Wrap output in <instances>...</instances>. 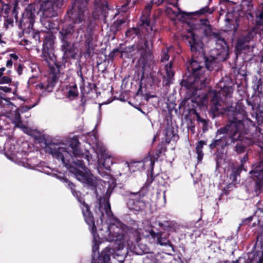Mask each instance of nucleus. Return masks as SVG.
Segmentation results:
<instances>
[{
	"instance_id": "1",
	"label": "nucleus",
	"mask_w": 263,
	"mask_h": 263,
	"mask_svg": "<svg viewBox=\"0 0 263 263\" xmlns=\"http://www.w3.org/2000/svg\"><path fill=\"white\" fill-rule=\"evenodd\" d=\"M208 96L211 97L210 112L213 117L218 116L224 113L227 115L229 123L217 130V135H223L218 139H214L209 145L211 149L217 148L223 149L226 147L235 142L242 141L243 135L249 133L251 127H255V124L248 117L245 107L241 104L235 106H230L221 109L222 98L220 93L215 90H210Z\"/></svg>"
},
{
	"instance_id": "2",
	"label": "nucleus",
	"mask_w": 263,
	"mask_h": 263,
	"mask_svg": "<svg viewBox=\"0 0 263 263\" xmlns=\"http://www.w3.org/2000/svg\"><path fill=\"white\" fill-rule=\"evenodd\" d=\"M201 53L204 60V64L199 62L194 59L186 64L187 71L180 83V85L186 89L197 91L205 87L208 83V70H213L216 65V57L205 56V50H202Z\"/></svg>"
},
{
	"instance_id": "3",
	"label": "nucleus",
	"mask_w": 263,
	"mask_h": 263,
	"mask_svg": "<svg viewBox=\"0 0 263 263\" xmlns=\"http://www.w3.org/2000/svg\"><path fill=\"white\" fill-rule=\"evenodd\" d=\"M53 50H42L41 55L42 60L45 61L49 68V76L47 80V84L41 83L37 85L40 89H45L48 92L52 91L59 79L61 64L57 61V57L52 52Z\"/></svg>"
},
{
	"instance_id": "4",
	"label": "nucleus",
	"mask_w": 263,
	"mask_h": 263,
	"mask_svg": "<svg viewBox=\"0 0 263 263\" xmlns=\"http://www.w3.org/2000/svg\"><path fill=\"white\" fill-rule=\"evenodd\" d=\"M52 155L58 160H61L63 164L69 170V172L73 174L76 178L80 181L83 182L89 176V174L80 170V167L75 164L72 165L71 161L68 158H71V154L67 151L65 147H59L56 145H51L50 147ZM80 168H81L80 167Z\"/></svg>"
},
{
	"instance_id": "5",
	"label": "nucleus",
	"mask_w": 263,
	"mask_h": 263,
	"mask_svg": "<svg viewBox=\"0 0 263 263\" xmlns=\"http://www.w3.org/2000/svg\"><path fill=\"white\" fill-rule=\"evenodd\" d=\"M63 180L66 183V186L70 190L73 196L76 198L80 203V208L81 210L84 219L89 226L91 233L94 235L97 232V227L95 225V217L90 211V206L85 202L84 198L81 196V193L76 190V185L73 183L65 178L63 179Z\"/></svg>"
},
{
	"instance_id": "6",
	"label": "nucleus",
	"mask_w": 263,
	"mask_h": 263,
	"mask_svg": "<svg viewBox=\"0 0 263 263\" xmlns=\"http://www.w3.org/2000/svg\"><path fill=\"white\" fill-rule=\"evenodd\" d=\"M80 142L77 137H73L70 143V146L72 149L73 156H71V158H68L72 164L81 168L84 171H86V165L90 164L91 156L88 152L85 153H82L79 149Z\"/></svg>"
},
{
	"instance_id": "7",
	"label": "nucleus",
	"mask_w": 263,
	"mask_h": 263,
	"mask_svg": "<svg viewBox=\"0 0 263 263\" xmlns=\"http://www.w3.org/2000/svg\"><path fill=\"white\" fill-rule=\"evenodd\" d=\"M166 150V144L164 142H161L157 146L155 152H153L152 153H149L148 157L144 159V163L148 161L150 162L151 174L150 176H148V181L150 183L160 177L159 174L154 175V167L155 162L158 161L159 158L165 154Z\"/></svg>"
},
{
	"instance_id": "8",
	"label": "nucleus",
	"mask_w": 263,
	"mask_h": 263,
	"mask_svg": "<svg viewBox=\"0 0 263 263\" xmlns=\"http://www.w3.org/2000/svg\"><path fill=\"white\" fill-rule=\"evenodd\" d=\"M124 224L121 222L110 224L108 227L109 235L107 238L108 241H114L119 245V249L123 247L124 242V234L123 228Z\"/></svg>"
},
{
	"instance_id": "9",
	"label": "nucleus",
	"mask_w": 263,
	"mask_h": 263,
	"mask_svg": "<svg viewBox=\"0 0 263 263\" xmlns=\"http://www.w3.org/2000/svg\"><path fill=\"white\" fill-rule=\"evenodd\" d=\"M128 199L127 201V205L130 210L140 212L145 210L146 208L148 201L144 199H142L137 196V194L130 192L128 194Z\"/></svg>"
},
{
	"instance_id": "10",
	"label": "nucleus",
	"mask_w": 263,
	"mask_h": 263,
	"mask_svg": "<svg viewBox=\"0 0 263 263\" xmlns=\"http://www.w3.org/2000/svg\"><path fill=\"white\" fill-rule=\"evenodd\" d=\"M110 196V194L107 192L102 197L100 198L98 205L95 206L96 213H98L97 211V209L98 208L99 212V215L101 220H102V218L104 217V213L103 212L102 208L103 205H104V209L107 216L110 217L113 216V213L111 210V205L109 202Z\"/></svg>"
},
{
	"instance_id": "11",
	"label": "nucleus",
	"mask_w": 263,
	"mask_h": 263,
	"mask_svg": "<svg viewBox=\"0 0 263 263\" xmlns=\"http://www.w3.org/2000/svg\"><path fill=\"white\" fill-rule=\"evenodd\" d=\"M148 234L146 237H151L154 239H156L157 244L162 246L170 247L175 251L174 246L171 242L168 234L163 232H155L153 230L151 229L148 232Z\"/></svg>"
},
{
	"instance_id": "12",
	"label": "nucleus",
	"mask_w": 263,
	"mask_h": 263,
	"mask_svg": "<svg viewBox=\"0 0 263 263\" xmlns=\"http://www.w3.org/2000/svg\"><path fill=\"white\" fill-rule=\"evenodd\" d=\"M139 62L142 65V72L140 78L141 80L142 81L145 77L146 69L147 68H151L154 63V57L152 50H142L139 59Z\"/></svg>"
},
{
	"instance_id": "13",
	"label": "nucleus",
	"mask_w": 263,
	"mask_h": 263,
	"mask_svg": "<svg viewBox=\"0 0 263 263\" xmlns=\"http://www.w3.org/2000/svg\"><path fill=\"white\" fill-rule=\"evenodd\" d=\"M52 0H44L41 4L40 12L44 17H51L57 15Z\"/></svg>"
},
{
	"instance_id": "14",
	"label": "nucleus",
	"mask_w": 263,
	"mask_h": 263,
	"mask_svg": "<svg viewBox=\"0 0 263 263\" xmlns=\"http://www.w3.org/2000/svg\"><path fill=\"white\" fill-rule=\"evenodd\" d=\"M86 0H76L74 5L77 8L76 22L80 23L85 20L88 13L86 10Z\"/></svg>"
},
{
	"instance_id": "15",
	"label": "nucleus",
	"mask_w": 263,
	"mask_h": 263,
	"mask_svg": "<svg viewBox=\"0 0 263 263\" xmlns=\"http://www.w3.org/2000/svg\"><path fill=\"white\" fill-rule=\"evenodd\" d=\"M199 26V29L203 32L205 36L213 38L219 37V33L213 31L212 26L210 25L208 20H201Z\"/></svg>"
},
{
	"instance_id": "16",
	"label": "nucleus",
	"mask_w": 263,
	"mask_h": 263,
	"mask_svg": "<svg viewBox=\"0 0 263 263\" xmlns=\"http://www.w3.org/2000/svg\"><path fill=\"white\" fill-rule=\"evenodd\" d=\"M107 51L102 50L98 53L96 61L98 65L106 63L107 62L108 63L110 60L112 61L114 57L117 55V52L120 50H111L108 54H107Z\"/></svg>"
},
{
	"instance_id": "17",
	"label": "nucleus",
	"mask_w": 263,
	"mask_h": 263,
	"mask_svg": "<svg viewBox=\"0 0 263 263\" xmlns=\"http://www.w3.org/2000/svg\"><path fill=\"white\" fill-rule=\"evenodd\" d=\"M247 102L248 105L251 106L252 109L253 110H254L256 108V111L252 113L251 116L255 118V121L257 123V126L256 127V129L259 132L260 125L263 124V111H259V112H257L259 106L258 105L256 106L255 103L251 102L249 100H247Z\"/></svg>"
},
{
	"instance_id": "18",
	"label": "nucleus",
	"mask_w": 263,
	"mask_h": 263,
	"mask_svg": "<svg viewBox=\"0 0 263 263\" xmlns=\"http://www.w3.org/2000/svg\"><path fill=\"white\" fill-rule=\"evenodd\" d=\"M114 250L106 247L99 253L97 263H108L110 259V255L114 253Z\"/></svg>"
},
{
	"instance_id": "19",
	"label": "nucleus",
	"mask_w": 263,
	"mask_h": 263,
	"mask_svg": "<svg viewBox=\"0 0 263 263\" xmlns=\"http://www.w3.org/2000/svg\"><path fill=\"white\" fill-rule=\"evenodd\" d=\"M66 89L67 90L66 97L69 100H73L78 97L79 91L76 83H73L72 84H69L66 85Z\"/></svg>"
},
{
	"instance_id": "20",
	"label": "nucleus",
	"mask_w": 263,
	"mask_h": 263,
	"mask_svg": "<svg viewBox=\"0 0 263 263\" xmlns=\"http://www.w3.org/2000/svg\"><path fill=\"white\" fill-rule=\"evenodd\" d=\"M164 134L165 142L167 144L170 143L171 140L176 141L179 138L178 135L175 134L174 128L172 126H168L165 128Z\"/></svg>"
},
{
	"instance_id": "21",
	"label": "nucleus",
	"mask_w": 263,
	"mask_h": 263,
	"mask_svg": "<svg viewBox=\"0 0 263 263\" xmlns=\"http://www.w3.org/2000/svg\"><path fill=\"white\" fill-rule=\"evenodd\" d=\"M251 47H253L251 45L249 36L241 37L238 39L236 49H249Z\"/></svg>"
},
{
	"instance_id": "22",
	"label": "nucleus",
	"mask_w": 263,
	"mask_h": 263,
	"mask_svg": "<svg viewBox=\"0 0 263 263\" xmlns=\"http://www.w3.org/2000/svg\"><path fill=\"white\" fill-rule=\"evenodd\" d=\"M126 36L129 39L134 40L135 41L140 40L141 34L140 33L139 29L137 28H132L129 29L126 32Z\"/></svg>"
},
{
	"instance_id": "23",
	"label": "nucleus",
	"mask_w": 263,
	"mask_h": 263,
	"mask_svg": "<svg viewBox=\"0 0 263 263\" xmlns=\"http://www.w3.org/2000/svg\"><path fill=\"white\" fill-rule=\"evenodd\" d=\"M14 106L16 107V108L14 110V116L12 118V123L14 124L15 127L21 128L23 127V124L20 115V109H18V107H16L15 105Z\"/></svg>"
},
{
	"instance_id": "24",
	"label": "nucleus",
	"mask_w": 263,
	"mask_h": 263,
	"mask_svg": "<svg viewBox=\"0 0 263 263\" xmlns=\"http://www.w3.org/2000/svg\"><path fill=\"white\" fill-rule=\"evenodd\" d=\"M206 144V142L203 140H200L198 141L196 144V153L197 154V159L198 162L201 161L203 157V153L202 151V148L204 145Z\"/></svg>"
},
{
	"instance_id": "25",
	"label": "nucleus",
	"mask_w": 263,
	"mask_h": 263,
	"mask_svg": "<svg viewBox=\"0 0 263 263\" xmlns=\"http://www.w3.org/2000/svg\"><path fill=\"white\" fill-rule=\"evenodd\" d=\"M132 236H130V239L127 241V243L129 246L130 242L131 246H135L136 244H138L141 240L140 233L137 230H135L132 233Z\"/></svg>"
},
{
	"instance_id": "26",
	"label": "nucleus",
	"mask_w": 263,
	"mask_h": 263,
	"mask_svg": "<svg viewBox=\"0 0 263 263\" xmlns=\"http://www.w3.org/2000/svg\"><path fill=\"white\" fill-rule=\"evenodd\" d=\"M132 48H136L138 49H146L153 48L152 43L151 41H143L140 39L137 45H133Z\"/></svg>"
},
{
	"instance_id": "27",
	"label": "nucleus",
	"mask_w": 263,
	"mask_h": 263,
	"mask_svg": "<svg viewBox=\"0 0 263 263\" xmlns=\"http://www.w3.org/2000/svg\"><path fill=\"white\" fill-rule=\"evenodd\" d=\"M166 78L165 76L163 77V84L164 85H169L172 83L175 74V71L173 69H165Z\"/></svg>"
},
{
	"instance_id": "28",
	"label": "nucleus",
	"mask_w": 263,
	"mask_h": 263,
	"mask_svg": "<svg viewBox=\"0 0 263 263\" xmlns=\"http://www.w3.org/2000/svg\"><path fill=\"white\" fill-rule=\"evenodd\" d=\"M152 183V182L150 183L147 179L146 183H147L148 184L144 185L140 189V190L138 192H134V193L137 194V196L138 197H140V198H141L142 199H144V197L148 194L149 190V185H150Z\"/></svg>"
},
{
	"instance_id": "29",
	"label": "nucleus",
	"mask_w": 263,
	"mask_h": 263,
	"mask_svg": "<svg viewBox=\"0 0 263 263\" xmlns=\"http://www.w3.org/2000/svg\"><path fill=\"white\" fill-rule=\"evenodd\" d=\"M35 140L37 141V142L39 143H45V144H46V148L47 149V151L49 152V153L50 154H51V153L50 152L51 151V149L50 148V146L51 145H57L59 147H61L59 144H55V143H47L46 142V141L45 139V136H43V135H39V136H36L35 137Z\"/></svg>"
},
{
	"instance_id": "30",
	"label": "nucleus",
	"mask_w": 263,
	"mask_h": 263,
	"mask_svg": "<svg viewBox=\"0 0 263 263\" xmlns=\"http://www.w3.org/2000/svg\"><path fill=\"white\" fill-rule=\"evenodd\" d=\"M192 112L196 116L197 121L202 124L203 131L207 130L208 129V122L206 120L201 118L196 109H193Z\"/></svg>"
},
{
	"instance_id": "31",
	"label": "nucleus",
	"mask_w": 263,
	"mask_h": 263,
	"mask_svg": "<svg viewBox=\"0 0 263 263\" xmlns=\"http://www.w3.org/2000/svg\"><path fill=\"white\" fill-rule=\"evenodd\" d=\"M158 225L165 230L172 231L174 230L175 224L172 221H165L164 222H159Z\"/></svg>"
},
{
	"instance_id": "32",
	"label": "nucleus",
	"mask_w": 263,
	"mask_h": 263,
	"mask_svg": "<svg viewBox=\"0 0 263 263\" xmlns=\"http://www.w3.org/2000/svg\"><path fill=\"white\" fill-rule=\"evenodd\" d=\"M152 7V5L151 4H148L145 8V15H146V17L144 20L142 19V21L144 24H145L147 26L150 27V22L149 20H148L147 17L150 15V12Z\"/></svg>"
},
{
	"instance_id": "33",
	"label": "nucleus",
	"mask_w": 263,
	"mask_h": 263,
	"mask_svg": "<svg viewBox=\"0 0 263 263\" xmlns=\"http://www.w3.org/2000/svg\"><path fill=\"white\" fill-rule=\"evenodd\" d=\"M84 183H86L89 187L91 188V190H96L97 186V183L91 176L89 175V176L85 180V181L83 182Z\"/></svg>"
},
{
	"instance_id": "34",
	"label": "nucleus",
	"mask_w": 263,
	"mask_h": 263,
	"mask_svg": "<svg viewBox=\"0 0 263 263\" xmlns=\"http://www.w3.org/2000/svg\"><path fill=\"white\" fill-rule=\"evenodd\" d=\"M54 40L51 37H46L44 42V49H51L53 48Z\"/></svg>"
},
{
	"instance_id": "35",
	"label": "nucleus",
	"mask_w": 263,
	"mask_h": 263,
	"mask_svg": "<svg viewBox=\"0 0 263 263\" xmlns=\"http://www.w3.org/2000/svg\"><path fill=\"white\" fill-rule=\"evenodd\" d=\"M144 263H159L158 259L153 254H149L143 258Z\"/></svg>"
},
{
	"instance_id": "36",
	"label": "nucleus",
	"mask_w": 263,
	"mask_h": 263,
	"mask_svg": "<svg viewBox=\"0 0 263 263\" xmlns=\"http://www.w3.org/2000/svg\"><path fill=\"white\" fill-rule=\"evenodd\" d=\"M113 162L112 159L111 157H107L104 159L103 162L102 163V166L107 171H110L111 166L112 165Z\"/></svg>"
},
{
	"instance_id": "37",
	"label": "nucleus",
	"mask_w": 263,
	"mask_h": 263,
	"mask_svg": "<svg viewBox=\"0 0 263 263\" xmlns=\"http://www.w3.org/2000/svg\"><path fill=\"white\" fill-rule=\"evenodd\" d=\"M148 69L149 70V73H147L148 72V71L147 70V69H146L145 70V77L143 79H144L145 78L149 79L153 83H154L156 82V80H155V76H154V72L152 70L153 68L151 67V68H148Z\"/></svg>"
},
{
	"instance_id": "38",
	"label": "nucleus",
	"mask_w": 263,
	"mask_h": 263,
	"mask_svg": "<svg viewBox=\"0 0 263 263\" xmlns=\"http://www.w3.org/2000/svg\"><path fill=\"white\" fill-rule=\"evenodd\" d=\"M223 159V153H220L219 149L217 150L215 153V161L216 163V168L220 166L221 160Z\"/></svg>"
},
{
	"instance_id": "39",
	"label": "nucleus",
	"mask_w": 263,
	"mask_h": 263,
	"mask_svg": "<svg viewBox=\"0 0 263 263\" xmlns=\"http://www.w3.org/2000/svg\"><path fill=\"white\" fill-rule=\"evenodd\" d=\"M64 55L70 59H76L78 57V53L75 52V50H63Z\"/></svg>"
},
{
	"instance_id": "40",
	"label": "nucleus",
	"mask_w": 263,
	"mask_h": 263,
	"mask_svg": "<svg viewBox=\"0 0 263 263\" xmlns=\"http://www.w3.org/2000/svg\"><path fill=\"white\" fill-rule=\"evenodd\" d=\"M134 50H120L117 52V54H121V57L122 58L131 59L133 57L132 52Z\"/></svg>"
},
{
	"instance_id": "41",
	"label": "nucleus",
	"mask_w": 263,
	"mask_h": 263,
	"mask_svg": "<svg viewBox=\"0 0 263 263\" xmlns=\"http://www.w3.org/2000/svg\"><path fill=\"white\" fill-rule=\"evenodd\" d=\"M232 91L231 87L226 86L221 89V94L226 98L230 97Z\"/></svg>"
},
{
	"instance_id": "42",
	"label": "nucleus",
	"mask_w": 263,
	"mask_h": 263,
	"mask_svg": "<svg viewBox=\"0 0 263 263\" xmlns=\"http://www.w3.org/2000/svg\"><path fill=\"white\" fill-rule=\"evenodd\" d=\"M4 96H5L4 94H3V93L0 92V105H1V106L3 107H5L4 105L3 104L2 100H4V101H5L6 102L7 105L14 106V104L10 101V98H5L4 97Z\"/></svg>"
},
{
	"instance_id": "43",
	"label": "nucleus",
	"mask_w": 263,
	"mask_h": 263,
	"mask_svg": "<svg viewBox=\"0 0 263 263\" xmlns=\"http://www.w3.org/2000/svg\"><path fill=\"white\" fill-rule=\"evenodd\" d=\"M235 150L237 154H242L246 151V146L242 143H237L235 146Z\"/></svg>"
},
{
	"instance_id": "44",
	"label": "nucleus",
	"mask_w": 263,
	"mask_h": 263,
	"mask_svg": "<svg viewBox=\"0 0 263 263\" xmlns=\"http://www.w3.org/2000/svg\"><path fill=\"white\" fill-rule=\"evenodd\" d=\"M216 39H217L216 44L220 45L222 49H226V48H228L226 41L223 38L221 37L219 34V37Z\"/></svg>"
},
{
	"instance_id": "45",
	"label": "nucleus",
	"mask_w": 263,
	"mask_h": 263,
	"mask_svg": "<svg viewBox=\"0 0 263 263\" xmlns=\"http://www.w3.org/2000/svg\"><path fill=\"white\" fill-rule=\"evenodd\" d=\"M73 32L72 27H68L67 28H63L60 31L61 34L63 35V37L68 34H71Z\"/></svg>"
},
{
	"instance_id": "46",
	"label": "nucleus",
	"mask_w": 263,
	"mask_h": 263,
	"mask_svg": "<svg viewBox=\"0 0 263 263\" xmlns=\"http://www.w3.org/2000/svg\"><path fill=\"white\" fill-rule=\"evenodd\" d=\"M12 79L8 76H4V75L0 77V84H9L11 83Z\"/></svg>"
},
{
	"instance_id": "47",
	"label": "nucleus",
	"mask_w": 263,
	"mask_h": 263,
	"mask_svg": "<svg viewBox=\"0 0 263 263\" xmlns=\"http://www.w3.org/2000/svg\"><path fill=\"white\" fill-rule=\"evenodd\" d=\"M62 48L63 49H68L71 48V43L65 37L62 39Z\"/></svg>"
},
{
	"instance_id": "48",
	"label": "nucleus",
	"mask_w": 263,
	"mask_h": 263,
	"mask_svg": "<svg viewBox=\"0 0 263 263\" xmlns=\"http://www.w3.org/2000/svg\"><path fill=\"white\" fill-rule=\"evenodd\" d=\"M101 5H102V8H99V9L98 8H97L96 9V10H98V11L100 12L101 14L105 16V11H106V10L108 9V6L106 5V2H104L103 3H102Z\"/></svg>"
},
{
	"instance_id": "49",
	"label": "nucleus",
	"mask_w": 263,
	"mask_h": 263,
	"mask_svg": "<svg viewBox=\"0 0 263 263\" xmlns=\"http://www.w3.org/2000/svg\"><path fill=\"white\" fill-rule=\"evenodd\" d=\"M36 105V104H34L31 106H23L20 108L18 107V109H20V112L21 113H24L27 112L29 110L31 109L32 108L34 107Z\"/></svg>"
},
{
	"instance_id": "50",
	"label": "nucleus",
	"mask_w": 263,
	"mask_h": 263,
	"mask_svg": "<svg viewBox=\"0 0 263 263\" xmlns=\"http://www.w3.org/2000/svg\"><path fill=\"white\" fill-rule=\"evenodd\" d=\"M242 164L239 165L238 166L236 167H234L232 170V172L234 173L236 176H239L240 173L242 172Z\"/></svg>"
},
{
	"instance_id": "51",
	"label": "nucleus",
	"mask_w": 263,
	"mask_h": 263,
	"mask_svg": "<svg viewBox=\"0 0 263 263\" xmlns=\"http://www.w3.org/2000/svg\"><path fill=\"white\" fill-rule=\"evenodd\" d=\"M168 50H166V52L164 51V52H163L160 60V61L161 62H164L169 60L170 55L168 54Z\"/></svg>"
},
{
	"instance_id": "52",
	"label": "nucleus",
	"mask_w": 263,
	"mask_h": 263,
	"mask_svg": "<svg viewBox=\"0 0 263 263\" xmlns=\"http://www.w3.org/2000/svg\"><path fill=\"white\" fill-rule=\"evenodd\" d=\"M86 104V99L84 96V94L83 93L81 97V103L80 104V106L82 107L83 108V110L85 109V106Z\"/></svg>"
},
{
	"instance_id": "53",
	"label": "nucleus",
	"mask_w": 263,
	"mask_h": 263,
	"mask_svg": "<svg viewBox=\"0 0 263 263\" xmlns=\"http://www.w3.org/2000/svg\"><path fill=\"white\" fill-rule=\"evenodd\" d=\"M24 67V66L23 64H21V63H20L17 65L16 68V70L19 76H21L23 73V70Z\"/></svg>"
},
{
	"instance_id": "54",
	"label": "nucleus",
	"mask_w": 263,
	"mask_h": 263,
	"mask_svg": "<svg viewBox=\"0 0 263 263\" xmlns=\"http://www.w3.org/2000/svg\"><path fill=\"white\" fill-rule=\"evenodd\" d=\"M211 13L210 11V9L208 7H205L204 8L201 9L198 12V14H204L205 13Z\"/></svg>"
},
{
	"instance_id": "55",
	"label": "nucleus",
	"mask_w": 263,
	"mask_h": 263,
	"mask_svg": "<svg viewBox=\"0 0 263 263\" xmlns=\"http://www.w3.org/2000/svg\"><path fill=\"white\" fill-rule=\"evenodd\" d=\"M237 176L232 172L230 175V179L231 180L232 183H236L237 182Z\"/></svg>"
},
{
	"instance_id": "56",
	"label": "nucleus",
	"mask_w": 263,
	"mask_h": 263,
	"mask_svg": "<svg viewBox=\"0 0 263 263\" xmlns=\"http://www.w3.org/2000/svg\"><path fill=\"white\" fill-rule=\"evenodd\" d=\"M99 249V244L95 242L92 246V253L95 254L96 252H98Z\"/></svg>"
},
{
	"instance_id": "57",
	"label": "nucleus",
	"mask_w": 263,
	"mask_h": 263,
	"mask_svg": "<svg viewBox=\"0 0 263 263\" xmlns=\"http://www.w3.org/2000/svg\"><path fill=\"white\" fill-rule=\"evenodd\" d=\"M0 90H3L5 92H9L11 90V88L7 86H0Z\"/></svg>"
},
{
	"instance_id": "58",
	"label": "nucleus",
	"mask_w": 263,
	"mask_h": 263,
	"mask_svg": "<svg viewBox=\"0 0 263 263\" xmlns=\"http://www.w3.org/2000/svg\"><path fill=\"white\" fill-rule=\"evenodd\" d=\"M36 79V77L35 76L30 77L28 81V84H33L34 83H35Z\"/></svg>"
},
{
	"instance_id": "59",
	"label": "nucleus",
	"mask_w": 263,
	"mask_h": 263,
	"mask_svg": "<svg viewBox=\"0 0 263 263\" xmlns=\"http://www.w3.org/2000/svg\"><path fill=\"white\" fill-rule=\"evenodd\" d=\"M173 65V61H171L168 64L165 65V69H172Z\"/></svg>"
},
{
	"instance_id": "60",
	"label": "nucleus",
	"mask_w": 263,
	"mask_h": 263,
	"mask_svg": "<svg viewBox=\"0 0 263 263\" xmlns=\"http://www.w3.org/2000/svg\"><path fill=\"white\" fill-rule=\"evenodd\" d=\"M13 62L11 59L8 60L6 63V67L8 68H11L12 67Z\"/></svg>"
},
{
	"instance_id": "61",
	"label": "nucleus",
	"mask_w": 263,
	"mask_h": 263,
	"mask_svg": "<svg viewBox=\"0 0 263 263\" xmlns=\"http://www.w3.org/2000/svg\"><path fill=\"white\" fill-rule=\"evenodd\" d=\"M252 220V217H249L244 219L243 220L242 222L243 223V224H248L249 223L251 222Z\"/></svg>"
},
{
	"instance_id": "62",
	"label": "nucleus",
	"mask_w": 263,
	"mask_h": 263,
	"mask_svg": "<svg viewBox=\"0 0 263 263\" xmlns=\"http://www.w3.org/2000/svg\"><path fill=\"white\" fill-rule=\"evenodd\" d=\"M155 95H152L150 93H146L145 95V99L147 101H148L150 98H153L155 97Z\"/></svg>"
},
{
	"instance_id": "63",
	"label": "nucleus",
	"mask_w": 263,
	"mask_h": 263,
	"mask_svg": "<svg viewBox=\"0 0 263 263\" xmlns=\"http://www.w3.org/2000/svg\"><path fill=\"white\" fill-rule=\"evenodd\" d=\"M259 133L262 135V137H263V124L260 125Z\"/></svg>"
},
{
	"instance_id": "64",
	"label": "nucleus",
	"mask_w": 263,
	"mask_h": 263,
	"mask_svg": "<svg viewBox=\"0 0 263 263\" xmlns=\"http://www.w3.org/2000/svg\"><path fill=\"white\" fill-rule=\"evenodd\" d=\"M258 263H263V251L262 252V255L259 258Z\"/></svg>"
}]
</instances>
